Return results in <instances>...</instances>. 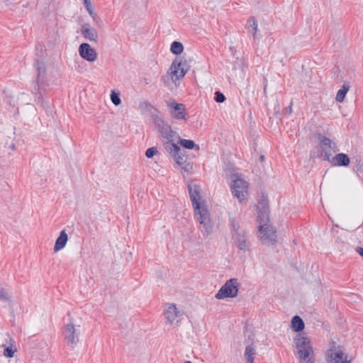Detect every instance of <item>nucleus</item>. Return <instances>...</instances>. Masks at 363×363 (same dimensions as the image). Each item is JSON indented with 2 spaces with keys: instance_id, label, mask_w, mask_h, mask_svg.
Returning <instances> with one entry per match:
<instances>
[{
  "instance_id": "nucleus-1",
  "label": "nucleus",
  "mask_w": 363,
  "mask_h": 363,
  "mask_svg": "<svg viewBox=\"0 0 363 363\" xmlns=\"http://www.w3.org/2000/svg\"><path fill=\"white\" fill-rule=\"evenodd\" d=\"M188 190L195 218L200 225L199 230L204 236H208L212 233L213 225L205 201L201 195V188L191 182L188 184Z\"/></svg>"
},
{
  "instance_id": "nucleus-2",
  "label": "nucleus",
  "mask_w": 363,
  "mask_h": 363,
  "mask_svg": "<svg viewBox=\"0 0 363 363\" xmlns=\"http://www.w3.org/2000/svg\"><path fill=\"white\" fill-rule=\"evenodd\" d=\"M298 363H314L315 354L311 342L305 334H299L294 338Z\"/></svg>"
},
{
  "instance_id": "nucleus-3",
  "label": "nucleus",
  "mask_w": 363,
  "mask_h": 363,
  "mask_svg": "<svg viewBox=\"0 0 363 363\" xmlns=\"http://www.w3.org/2000/svg\"><path fill=\"white\" fill-rule=\"evenodd\" d=\"M232 236L235 245L240 250L247 252L250 250V242L245 232L235 221L232 222Z\"/></svg>"
},
{
  "instance_id": "nucleus-4",
  "label": "nucleus",
  "mask_w": 363,
  "mask_h": 363,
  "mask_svg": "<svg viewBox=\"0 0 363 363\" xmlns=\"http://www.w3.org/2000/svg\"><path fill=\"white\" fill-rule=\"evenodd\" d=\"M230 189L233 195L240 202L245 199L247 196L248 184L239 174L232 175Z\"/></svg>"
},
{
  "instance_id": "nucleus-5",
  "label": "nucleus",
  "mask_w": 363,
  "mask_h": 363,
  "mask_svg": "<svg viewBox=\"0 0 363 363\" xmlns=\"http://www.w3.org/2000/svg\"><path fill=\"white\" fill-rule=\"evenodd\" d=\"M239 286L240 283L238 279H230L220 288L215 297L218 300L235 298L238 294Z\"/></svg>"
},
{
  "instance_id": "nucleus-6",
  "label": "nucleus",
  "mask_w": 363,
  "mask_h": 363,
  "mask_svg": "<svg viewBox=\"0 0 363 363\" xmlns=\"http://www.w3.org/2000/svg\"><path fill=\"white\" fill-rule=\"evenodd\" d=\"M317 138L320 141V154L319 157L323 160L330 162L333 155L338 151L336 143L321 134H318Z\"/></svg>"
},
{
  "instance_id": "nucleus-7",
  "label": "nucleus",
  "mask_w": 363,
  "mask_h": 363,
  "mask_svg": "<svg viewBox=\"0 0 363 363\" xmlns=\"http://www.w3.org/2000/svg\"><path fill=\"white\" fill-rule=\"evenodd\" d=\"M258 237L264 245H273L276 242V230L272 225H259Z\"/></svg>"
},
{
  "instance_id": "nucleus-8",
  "label": "nucleus",
  "mask_w": 363,
  "mask_h": 363,
  "mask_svg": "<svg viewBox=\"0 0 363 363\" xmlns=\"http://www.w3.org/2000/svg\"><path fill=\"white\" fill-rule=\"evenodd\" d=\"M79 331L72 323L65 326L63 337L67 344L74 348L79 342Z\"/></svg>"
},
{
  "instance_id": "nucleus-9",
  "label": "nucleus",
  "mask_w": 363,
  "mask_h": 363,
  "mask_svg": "<svg viewBox=\"0 0 363 363\" xmlns=\"http://www.w3.org/2000/svg\"><path fill=\"white\" fill-rule=\"evenodd\" d=\"M185 67L186 63L177 59L174 60L172 63L168 74L174 83H176V81L182 79L186 74L187 69Z\"/></svg>"
},
{
  "instance_id": "nucleus-10",
  "label": "nucleus",
  "mask_w": 363,
  "mask_h": 363,
  "mask_svg": "<svg viewBox=\"0 0 363 363\" xmlns=\"http://www.w3.org/2000/svg\"><path fill=\"white\" fill-rule=\"evenodd\" d=\"M167 105L170 108V115L173 118L186 120V110L183 104H179L176 101H168Z\"/></svg>"
},
{
  "instance_id": "nucleus-11",
  "label": "nucleus",
  "mask_w": 363,
  "mask_h": 363,
  "mask_svg": "<svg viewBox=\"0 0 363 363\" xmlns=\"http://www.w3.org/2000/svg\"><path fill=\"white\" fill-rule=\"evenodd\" d=\"M164 315L166 323L172 325L177 318L182 315V313L177 309L176 304L169 303L165 304Z\"/></svg>"
},
{
  "instance_id": "nucleus-12",
  "label": "nucleus",
  "mask_w": 363,
  "mask_h": 363,
  "mask_svg": "<svg viewBox=\"0 0 363 363\" xmlns=\"http://www.w3.org/2000/svg\"><path fill=\"white\" fill-rule=\"evenodd\" d=\"M327 361L328 363H350V360L345 353L339 348H330L328 353Z\"/></svg>"
},
{
  "instance_id": "nucleus-13",
  "label": "nucleus",
  "mask_w": 363,
  "mask_h": 363,
  "mask_svg": "<svg viewBox=\"0 0 363 363\" xmlns=\"http://www.w3.org/2000/svg\"><path fill=\"white\" fill-rule=\"evenodd\" d=\"M79 54L84 60L92 62L97 59V52L88 43H82L79 47Z\"/></svg>"
},
{
  "instance_id": "nucleus-14",
  "label": "nucleus",
  "mask_w": 363,
  "mask_h": 363,
  "mask_svg": "<svg viewBox=\"0 0 363 363\" xmlns=\"http://www.w3.org/2000/svg\"><path fill=\"white\" fill-rule=\"evenodd\" d=\"M257 214H258V222L259 225H270L269 224V217L268 212V207L267 202L263 199L262 201L259 202L257 206Z\"/></svg>"
},
{
  "instance_id": "nucleus-15",
  "label": "nucleus",
  "mask_w": 363,
  "mask_h": 363,
  "mask_svg": "<svg viewBox=\"0 0 363 363\" xmlns=\"http://www.w3.org/2000/svg\"><path fill=\"white\" fill-rule=\"evenodd\" d=\"M177 141L164 142V145L165 150L173 155L177 163L179 165L182 164L183 158L179 155L180 147L177 144Z\"/></svg>"
},
{
  "instance_id": "nucleus-16",
  "label": "nucleus",
  "mask_w": 363,
  "mask_h": 363,
  "mask_svg": "<svg viewBox=\"0 0 363 363\" xmlns=\"http://www.w3.org/2000/svg\"><path fill=\"white\" fill-rule=\"evenodd\" d=\"M160 132L163 138L164 143V142L177 141L178 139H179V136L177 133L173 131L168 125H164L161 127Z\"/></svg>"
},
{
  "instance_id": "nucleus-17",
  "label": "nucleus",
  "mask_w": 363,
  "mask_h": 363,
  "mask_svg": "<svg viewBox=\"0 0 363 363\" xmlns=\"http://www.w3.org/2000/svg\"><path fill=\"white\" fill-rule=\"evenodd\" d=\"M81 33L86 40L94 42L97 40V31L95 28L91 27L89 23H84L82 26Z\"/></svg>"
},
{
  "instance_id": "nucleus-18",
  "label": "nucleus",
  "mask_w": 363,
  "mask_h": 363,
  "mask_svg": "<svg viewBox=\"0 0 363 363\" xmlns=\"http://www.w3.org/2000/svg\"><path fill=\"white\" fill-rule=\"evenodd\" d=\"M333 166L346 167L350 164V157L345 153H337L329 162Z\"/></svg>"
},
{
  "instance_id": "nucleus-19",
  "label": "nucleus",
  "mask_w": 363,
  "mask_h": 363,
  "mask_svg": "<svg viewBox=\"0 0 363 363\" xmlns=\"http://www.w3.org/2000/svg\"><path fill=\"white\" fill-rule=\"evenodd\" d=\"M37 71L36 81L38 86H40L45 81L46 68L44 62L38 60L35 64Z\"/></svg>"
},
{
  "instance_id": "nucleus-20",
  "label": "nucleus",
  "mask_w": 363,
  "mask_h": 363,
  "mask_svg": "<svg viewBox=\"0 0 363 363\" xmlns=\"http://www.w3.org/2000/svg\"><path fill=\"white\" fill-rule=\"evenodd\" d=\"M68 240V236L65 230H62L60 233L59 237L57 238L55 246H54V251L55 252L62 250Z\"/></svg>"
},
{
  "instance_id": "nucleus-21",
  "label": "nucleus",
  "mask_w": 363,
  "mask_h": 363,
  "mask_svg": "<svg viewBox=\"0 0 363 363\" xmlns=\"http://www.w3.org/2000/svg\"><path fill=\"white\" fill-rule=\"evenodd\" d=\"M350 88V86L348 83H344L341 89L338 90L336 94L335 100L339 103H342Z\"/></svg>"
},
{
  "instance_id": "nucleus-22",
  "label": "nucleus",
  "mask_w": 363,
  "mask_h": 363,
  "mask_svg": "<svg viewBox=\"0 0 363 363\" xmlns=\"http://www.w3.org/2000/svg\"><path fill=\"white\" fill-rule=\"evenodd\" d=\"M291 328L296 332H300L304 328V323L303 320L298 315L293 317L291 320Z\"/></svg>"
},
{
  "instance_id": "nucleus-23",
  "label": "nucleus",
  "mask_w": 363,
  "mask_h": 363,
  "mask_svg": "<svg viewBox=\"0 0 363 363\" xmlns=\"http://www.w3.org/2000/svg\"><path fill=\"white\" fill-rule=\"evenodd\" d=\"M246 27L248 32L250 33L253 36H255L258 26L256 19L254 17H250L247 22Z\"/></svg>"
},
{
  "instance_id": "nucleus-24",
  "label": "nucleus",
  "mask_w": 363,
  "mask_h": 363,
  "mask_svg": "<svg viewBox=\"0 0 363 363\" xmlns=\"http://www.w3.org/2000/svg\"><path fill=\"white\" fill-rule=\"evenodd\" d=\"M255 355V348L252 345H247L245 351L247 363H253Z\"/></svg>"
},
{
  "instance_id": "nucleus-25",
  "label": "nucleus",
  "mask_w": 363,
  "mask_h": 363,
  "mask_svg": "<svg viewBox=\"0 0 363 363\" xmlns=\"http://www.w3.org/2000/svg\"><path fill=\"white\" fill-rule=\"evenodd\" d=\"M178 143L184 147L186 149L192 150L196 149L197 150H199V147L198 145L195 144V143L193 140H186V139H178Z\"/></svg>"
},
{
  "instance_id": "nucleus-26",
  "label": "nucleus",
  "mask_w": 363,
  "mask_h": 363,
  "mask_svg": "<svg viewBox=\"0 0 363 363\" xmlns=\"http://www.w3.org/2000/svg\"><path fill=\"white\" fill-rule=\"evenodd\" d=\"M184 50L182 43L177 41H174L170 47V51L174 55H180Z\"/></svg>"
},
{
  "instance_id": "nucleus-27",
  "label": "nucleus",
  "mask_w": 363,
  "mask_h": 363,
  "mask_svg": "<svg viewBox=\"0 0 363 363\" xmlns=\"http://www.w3.org/2000/svg\"><path fill=\"white\" fill-rule=\"evenodd\" d=\"M16 352V349L15 347H13L12 346L6 347L4 349V355L6 357L11 358L13 357Z\"/></svg>"
},
{
  "instance_id": "nucleus-28",
  "label": "nucleus",
  "mask_w": 363,
  "mask_h": 363,
  "mask_svg": "<svg viewBox=\"0 0 363 363\" xmlns=\"http://www.w3.org/2000/svg\"><path fill=\"white\" fill-rule=\"evenodd\" d=\"M111 102L116 105V106H118L121 104V98H120V96H119V94L118 93H116L115 91H111Z\"/></svg>"
},
{
  "instance_id": "nucleus-29",
  "label": "nucleus",
  "mask_w": 363,
  "mask_h": 363,
  "mask_svg": "<svg viewBox=\"0 0 363 363\" xmlns=\"http://www.w3.org/2000/svg\"><path fill=\"white\" fill-rule=\"evenodd\" d=\"M10 300V296L9 292L3 287L0 286V301H9Z\"/></svg>"
},
{
  "instance_id": "nucleus-30",
  "label": "nucleus",
  "mask_w": 363,
  "mask_h": 363,
  "mask_svg": "<svg viewBox=\"0 0 363 363\" xmlns=\"http://www.w3.org/2000/svg\"><path fill=\"white\" fill-rule=\"evenodd\" d=\"M215 101L218 103H223L225 101V96L223 95V94H222L221 92L220 91H216L215 93V98H214Z\"/></svg>"
},
{
  "instance_id": "nucleus-31",
  "label": "nucleus",
  "mask_w": 363,
  "mask_h": 363,
  "mask_svg": "<svg viewBox=\"0 0 363 363\" xmlns=\"http://www.w3.org/2000/svg\"><path fill=\"white\" fill-rule=\"evenodd\" d=\"M157 152V149L154 147L148 148L145 152V156L147 158L152 157Z\"/></svg>"
},
{
  "instance_id": "nucleus-32",
  "label": "nucleus",
  "mask_w": 363,
  "mask_h": 363,
  "mask_svg": "<svg viewBox=\"0 0 363 363\" xmlns=\"http://www.w3.org/2000/svg\"><path fill=\"white\" fill-rule=\"evenodd\" d=\"M86 9L87 12L89 13V14L90 15V16L92 18V19L95 20L96 18V14L94 12L93 6H91L90 7H87V8H86Z\"/></svg>"
},
{
  "instance_id": "nucleus-33",
  "label": "nucleus",
  "mask_w": 363,
  "mask_h": 363,
  "mask_svg": "<svg viewBox=\"0 0 363 363\" xmlns=\"http://www.w3.org/2000/svg\"><path fill=\"white\" fill-rule=\"evenodd\" d=\"M356 170L357 172H363V163L360 160H356Z\"/></svg>"
},
{
  "instance_id": "nucleus-34",
  "label": "nucleus",
  "mask_w": 363,
  "mask_h": 363,
  "mask_svg": "<svg viewBox=\"0 0 363 363\" xmlns=\"http://www.w3.org/2000/svg\"><path fill=\"white\" fill-rule=\"evenodd\" d=\"M85 8L90 7L92 6L91 0H82Z\"/></svg>"
},
{
  "instance_id": "nucleus-35",
  "label": "nucleus",
  "mask_w": 363,
  "mask_h": 363,
  "mask_svg": "<svg viewBox=\"0 0 363 363\" xmlns=\"http://www.w3.org/2000/svg\"><path fill=\"white\" fill-rule=\"evenodd\" d=\"M356 252L363 258V247H357Z\"/></svg>"
},
{
  "instance_id": "nucleus-36",
  "label": "nucleus",
  "mask_w": 363,
  "mask_h": 363,
  "mask_svg": "<svg viewBox=\"0 0 363 363\" xmlns=\"http://www.w3.org/2000/svg\"><path fill=\"white\" fill-rule=\"evenodd\" d=\"M286 112H288L289 113H291L292 112V102L287 108H286Z\"/></svg>"
},
{
  "instance_id": "nucleus-37",
  "label": "nucleus",
  "mask_w": 363,
  "mask_h": 363,
  "mask_svg": "<svg viewBox=\"0 0 363 363\" xmlns=\"http://www.w3.org/2000/svg\"><path fill=\"white\" fill-rule=\"evenodd\" d=\"M259 160L261 162H263L264 160V156L263 155H261L259 156Z\"/></svg>"
},
{
  "instance_id": "nucleus-38",
  "label": "nucleus",
  "mask_w": 363,
  "mask_h": 363,
  "mask_svg": "<svg viewBox=\"0 0 363 363\" xmlns=\"http://www.w3.org/2000/svg\"><path fill=\"white\" fill-rule=\"evenodd\" d=\"M184 363H191L190 361H185Z\"/></svg>"
},
{
  "instance_id": "nucleus-39",
  "label": "nucleus",
  "mask_w": 363,
  "mask_h": 363,
  "mask_svg": "<svg viewBox=\"0 0 363 363\" xmlns=\"http://www.w3.org/2000/svg\"><path fill=\"white\" fill-rule=\"evenodd\" d=\"M38 101L41 100L40 96H39V97H38Z\"/></svg>"
}]
</instances>
